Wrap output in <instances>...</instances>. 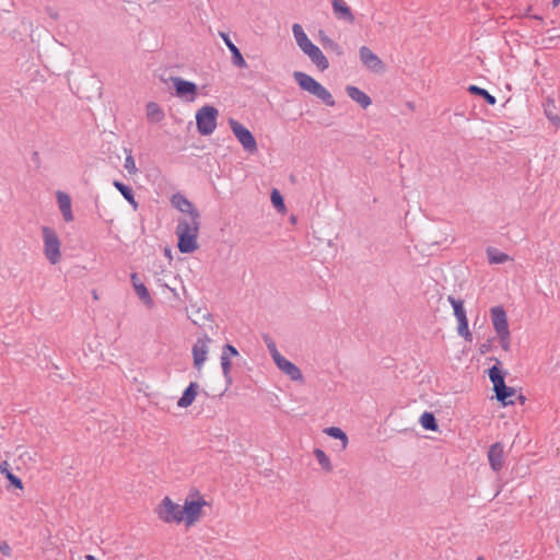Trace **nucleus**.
Segmentation results:
<instances>
[{"instance_id":"33","label":"nucleus","mask_w":560,"mask_h":560,"mask_svg":"<svg viewBox=\"0 0 560 560\" xmlns=\"http://www.w3.org/2000/svg\"><path fill=\"white\" fill-rule=\"evenodd\" d=\"M270 200L273 206V208L278 211L283 213L285 209L284 198L282 194L277 189L273 188L270 194Z\"/></svg>"},{"instance_id":"42","label":"nucleus","mask_w":560,"mask_h":560,"mask_svg":"<svg viewBox=\"0 0 560 560\" xmlns=\"http://www.w3.org/2000/svg\"><path fill=\"white\" fill-rule=\"evenodd\" d=\"M211 316L210 313H201V310L198 308L195 314V318H192L194 324H199L200 319L209 318Z\"/></svg>"},{"instance_id":"52","label":"nucleus","mask_w":560,"mask_h":560,"mask_svg":"<svg viewBox=\"0 0 560 560\" xmlns=\"http://www.w3.org/2000/svg\"><path fill=\"white\" fill-rule=\"evenodd\" d=\"M477 560H486L483 557H478Z\"/></svg>"},{"instance_id":"10","label":"nucleus","mask_w":560,"mask_h":560,"mask_svg":"<svg viewBox=\"0 0 560 560\" xmlns=\"http://www.w3.org/2000/svg\"><path fill=\"white\" fill-rule=\"evenodd\" d=\"M359 55L362 63L372 72L382 73L385 71V63L369 47L362 46L359 49Z\"/></svg>"},{"instance_id":"3","label":"nucleus","mask_w":560,"mask_h":560,"mask_svg":"<svg viewBox=\"0 0 560 560\" xmlns=\"http://www.w3.org/2000/svg\"><path fill=\"white\" fill-rule=\"evenodd\" d=\"M293 79L302 91L308 92L310 94L316 96L326 106L334 107L336 105L331 93L312 75L302 71H294Z\"/></svg>"},{"instance_id":"32","label":"nucleus","mask_w":560,"mask_h":560,"mask_svg":"<svg viewBox=\"0 0 560 560\" xmlns=\"http://www.w3.org/2000/svg\"><path fill=\"white\" fill-rule=\"evenodd\" d=\"M324 432L335 439V440H340L342 442V448H346V446L348 445V436L346 434V432L343 430H341L340 428L338 427H328L324 430Z\"/></svg>"},{"instance_id":"47","label":"nucleus","mask_w":560,"mask_h":560,"mask_svg":"<svg viewBox=\"0 0 560 560\" xmlns=\"http://www.w3.org/2000/svg\"><path fill=\"white\" fill-rule=\"evenodd\" d=\"M547 33H548V34H550V35H549V39H553V38H556V37H560V34H557V33H556V32H553L552 30H548V31H547Z\"/></svg>"},{"instance_id":"7","label":"nucleus","mask_w":560,"mask_h":560,"mask_svg":"<svg viewBox=\"0 0 560 560\" xmlns=\"http://www.w3.org/2000/svg\"><path fill=\"white\" fill-rule=\"evenodd\" d=\"M196 499H186L184 506H182L183 521L186 522L187 526L194 525L202 515V508L207 504L205 499L199 495V491L196 490Z\"/></svg>"},{"instance_id":"28","label":"nucleus","mask_w":560,"mask_h":560,"mask_svg":"<svg viewBox=\"0 0 560 560\" xmlns=\"http://www.w3.org/2000/svg\"><path fill=\"white\" fill-rule=\"evenodd\" d=\"M488 261L492 265H500L511 260V257L498 248L489 246L486 249Z\"/></svg>"},{"instance_id":"36","label":"nucleus","mask_w":560,"mask_h":560,"mask_svg":"<svg viewBox=\"0 0 560 560\" xmlns=\"http://www.w3.org/2000/svg\"><path fill=\"white\" fill-rule=\"evenodd\" d=\"M457 332L460 337H463L465 340L467 341H471L472 340V335L469 330V324H468V318H460V319H457Z\"/></svg>"},{"instance_id":"44","label":"nucleus","mask_w":560,"mask_h":560,"mask_svg":"<svg viewBox=\"0 0 560 560\" xmlns=\"http://www.w3.org/2000/svg\"><path fill=\"white\" fill-rule=\"evenodd\" d=\"M31 160L34 164H36L37 167H39V164H40V158H39V153L37 151H34L32 153V156H31Z\"/></svg>"},{"instance_id":"15","label":"nucleus","mask_w":560,"mask_h":560,"mask_svg":"<svg viewBox=\"0 0 560 560\" xmlns=\"http://www.w3.org/2000/svg\"><path fill=\"white\" fill-rule=\"evenodd\" d=\"M220 36L231 52L233 65L241 69L247 68L248 65L246 60L244 59L240 48L231 40L230 35L228 33L221 32Z\"/></svg>"},{"instance_id":"21","label":"nucleus","mask_w":560,"mask_h":560,"mask_svg":"<svg viewBox=\"0 0 560 560\" xmlns=\"http://www.w3.org/2000/svg\"><path fill=\"white\" fill-rule=\"evenodd\" d=\"M199 390V384L197 382H190L189 385L184 389L182 397L177 401V406L180 408H187L192 405Z\"/></svg>"},{"instance_id":"31","label":"nucleus","mask_w":560,"mask_h":560,"mask_svg":"<svg viewBox=\"0 0 560 560\" xmlns=\"http://www.w3.org/2000/svg\"><path fill=\"white\" fill-rule=\"evenodd\" d=\"M447 301L451 303L454 310V315L456 319L466 318V310L464 307V301L462 299H456L453 295H448Z\"/></svg>"},{"instance_id":"8","label":"nucleus","mask_w":560,"mask_h":560,"mask_svg":"<svg viewBox=\"0 0 560 560\" xmlns=\"http://www.w3.org/2000/svg\"><path fill=\"white\" fill-rule=\"evenodd\" d=\"M159 517L165 523L183 522L182 506L165 497L156 508Z\"/></svg>"},{"instance_id":"35","label":"nucleus","mask_w":560,"mask_h":560,"mask_svg":"<svg viewBox=\"0 0 560 560\" xmlns=\"http://www.w3.org/2000/svg\"><path fill=\"white\" fill-rule=\"evenodd\" d=\"M314 455H315L318 464L323 468V470L328 471V472L332 470V465L330 463V459L323 450L315 448Z\"/></svg>"},{"instance_id":"34","label":"nucleus","mask_w":560,"mask_h":560,"mask_svg":"<svg viewBox=\"0 0 560 560\" xmlns=\"http://www.w3.org/2000/svg\"><path fill=\"white\" fill-rule=\"evenodd\" d=\"M262 340L266 343L273 362H278V360L283 355L278 351L275 340L268 334L262 335Z\"/></svg>"},{"instance_id":"25","label":"nucleus","mask_w":560,"mask_h":560,"mask_svg":"<svg viewBox=\"0 0 560 560\" xmlns=\"http://www.w3.org/2000/svg\"><path fill=\"white\" fill-rule=\"evenodd\" d=\"M292 32L296 40V44L302 51H304V49H306L313 44L312 40L305 34L303 27L299 23H294L292 25Z\"/></svg>"},{"instance_id":"30","label":"nucleus","mask_w":560,"mask_h":560,"mask_svg":"<svg viewBox=\"0 0 560 560\" xmlns=\"http://www.w3.org/2000/svg\"><path fill=\"white\" fill-rule=\"evenodd\" d=\"M556 105L553 100L547 98L546 103H544V112L549 121L555 126H560V116L555 114Z\"/></svg>"},{"instance_id":"45","label":"nucleus","mask_w":560,"mask_h":560,"mask_svg":"<svg viewBox=\"0 0 560 560\" xmlns=\"http://www.w3.org/2000/svg\"><path fill=\"white\" fill-rule=\"evenodd\" d=\"M515 400L520 401L521 405H524L526 401V397L522 393H520V394L516 393V396L514 397V401Z\"/></svg>"},{"instance_id":"22","label":"nucleus","mask_w":560,"mask_h":560,"mask_svg":"<svg viewBox=\"0 0 560 560\" xmlns=\"http://www.w3.org/2000/svg\"><path fill=\"white\" fill-rule=\"evenodd\" d=\"M114 187L122 195V197L129 202L133 210H137L139 207L138 201L135 198V192L131 186L115 179L113 182Z\"/></svg>"},{"instance_id":"50","label":"nucleus","mask_w":560,"mask_h":560,"mask_svg":"<svg viewBox=\"0 0 560 560\" xmlns=\"http://www.w3.org/2000/svg\"><path fill=\"white\" fill-rule=\"evenodd\" d=\"M165 255L171 257V249L170 248H165Z\"/></svg>"},{"instance_id":"41","label":"nucleus","mask_w":560,"mask_h":560,"mask_svg":"<svg viewBox=\"0 0 560 560\" xmlns=\"http://www.w3.org/2000/svg\"><path fill=\"white\" fill-rule=\"evenodd\" d=\"M492 341H493V338L492 339H487L483 343H481L479 346V352L481 354H486V353L492 351V349H493Z\"/></svg>"},{"instance_id":"48","label":"nucleus","mask_w":560,"mask_h":560,"mask_svg":"<svg viewBox=\"0 0 560 560\" xmlns=\"http://www.w3.org/2000/svg\"><path fill=\"white\" fill-rule=\"evenodd\" d=\"M552 8H556L560 4V0H552Z\"/></svg>"},{"instance_id":"29","label":"nucleus","mask_w":560,"mask_h":560,"mask_svg":"<svg viewBox=\"0 0 560 560\" xmlns=\"http://www.w3.org/2000/svg\"><path fill=\"white\" fill-rule=\"evenodd\" d=\"M419 422L424 430L434 431V432L439 430L438 420H436L434 413L431 411H424L420 416Z\"/></svg>"},{"instance_id":"37","label":"nucleus","mask_w":560,"mask_h":560,"mask_svg":"<svg viewBox=\"0 0 560 560\" xmlns=\"http://www.w3.org/2000/svg\"><path fill=\"white\" fill-rule=\"evenodd\" d=\"M221 368L222 373L225 378V382L228 385L232 384V376H231V370H232V361L230 359H226V357H221Z\"/></svg>"},{"instance_id":"43","label":"nucleus","mask_w":560,"mask_h":560,"mask_svg":"<svg viewBox=\"0 0 560 560\" xmlns=\"http://www.w3.org/2000/svg\"><path fill=\"white\" fill-rule=\"evenodd\" d=\"M0 552L4 557H10L11 556V547L9 546V544L7 541L0 542Z\"/></svg>"},{"instance_id":"39","label":"nucleus","mask_w":560,"mask_h":560,"mask_svg":"<svg viewBox=\"0 0 560 560\" xmlns=\"http://www.w3.org/2000/svg\"><path fill=\"white\" fill-rule=\"evenodd\" d=\"M497 335H498L501 348L503 350H505V351L510 350V336H511V332L510 331H505V332H500V334H497Z\"/></svg>"},{"instance_id":"2","label":"nucleus","mask_w":560,"mask_h":560,"mask_svg":"<svg viewBox=\"0 0 560 560\" xmlns=\"http://www.w3.org/2000/svg\"><path fill=\"white\" fill-rule=\"evenodd\" d=\"M488 360L494 362V364L487 370V374L493 385L492 389L495 393L497 400L503 407L513 405L514 397L516 396V389L506 385L505 377L508 372L502 369V363L498 358L491 357Z\"/></svg>"},{"instance_id":"40","label":"nucleus","mask_w":560,"mask_h":560,"mask_svg":"<svg viewBox=\"0 0 560 560\" xmlns=\"http://www.w3.org/2000/svg\"><path fill=\"white\" fill-rule=\"evenodd\" d=\"M124 166L128 171L129 174H136L138 172V168L136 167L135 159H133L131 152H129V154L126 156Z\"/></svg>"},{"instance_id":"19","label":"nucleus","mask_w":560,"mask_h":560,"mask_svg":"<svg viewBox=\"0 0 560 560\" xmlns=\"http://www.w3.org/2000/svg\"><path fill=\"white\" fill-rule=\"evenodd\" d=\"M332 11L337 19L349 23L354 22V15L350 7L343 0H331Z\"/></svg>"},{"instance_id":"14","label":"nucleus","mask_w":560,"mask_h":560,"mask_svg":"<svg viewBox=\"0 0 560 560\" xmlns=\"http://www.w3.org/2000/svg\"><path fill=\"white\" fill-rule=\"evenodd\" d=\"M56 198L63 220L66 222H72L74 220V215L72 212V201L70 195L65 191L57 190Z\"/></svg>"},{"instance_id":"27","label":"nucleus","mask_w":560,"mask_h":560,"mask_svg":"<svg viewBox=\"0 0 560 560\" xmlns=\"http://www.w3.org/2000/svg\"><path fill=\"white\" fill-rule=\"evenodd\" d=\"M467 92L474 96H478V97H481L488 105H495L497 104V98L495 96H493L492 94H490L486 89L483 88H480L478 85H475V84H470L468 88H467Z\"/></svg>"},{"instance_id":"12","label":"nucleus","mask_w":560,"mask_h":560,"mask_svg":"<svg viewBox=\"0 0 560 560\" xmlns=\"http://www.w3.org/2000/svg\"><path fill=\"white\" fill-rule=\"evenodd\" d=\"M490 316L497 334L510 331L508 315L503 306L497 305L490 308Z\"/></svg>"},{"instance_id":"18","label":"nucleus","mask_w":560,"mask_h":560,"mask_svg":"<svg viewBox=\"0 0 560 560\" xmlns=\"http://www.w3.org/2000/svg\"><path fill=\"white\" fill-rule=\"evenodd\" d=\"M303 52L311 59V61L320 71H325V70L328 69V67H329L328 59L326 58V56L323 54V51L315 44H312L310 47L304 49Z\"/></svg>"},{"instance_id":"51","label":"nucleus","mask_w":560,"mask_h":560,"mask_svg":"<svg viewBox=\"0 0 560 560\" xmlns=\"http://www.w3.org/2000/svg\"><path fill=\"white\" fill-rule=\"evenodd\" d=\"M533 18L536 19V20L542 21V18L539 16V15H534Z\"/></svg>"},{"instance_id":"26","label":"nucleus","mask_w":560,"mask_h":560,"mask_svg":"<svg viewBox=\"0 0 560 560\" xmlns=\"http://www.w3.org/2000/svg\"><path fill=\"white\" fill-rule=\"evenodd\" d=\"M165 117V114L161 106L155 102H149L147 104V118L150 122H161Z\"/></svg>"},{"instance_id":"23","label":"nucleus","mask_w":560,"mask_h":560,"mask_svg":"<svg viewBox=\"0 0 560 560\" xmlns=\"http://www.w3.org/2000/svg\"><path fill=\"white\" fill-rule=\"evenodd\" d=\"M0 472L2 475H4V477L9 481L8 489H10V488L20 489V490L23 489L22 479L12 472V470L10 469L9 463L7 460L0 463Z\"/></svg>"},{"instance_id":"24","label":"nucleus","mask_w":560,"mask_h":560,"mask_svg":"<svg viewBox=\"0 0 560 560\" xmlns=\"http://www.w3.org/2000/svg\"><path fill=\"white\" fill-rule=\"evenodd\" d=\"M318 38H319V42L322 44V46L327 49V50H330L332 52H335L337 56H342L343 55V49L342 47L337 43L335 42L332 38H330L325 31L323 30H319L318 32Z\"/></svg>"},{"instance_id":"16","label":"nucleus","mask_w":560,"mask_h":560,"mask_svg":"<svg viewBox=\"0 0 560 560\" xmlns=\"http://www.w3.org/2000/svg\"><path fill=\"white\" fill-rule=\"evenodd\" d=\"M276 366L285 375L290 377L291 381L303 382L304 377L299 366L294 363L282 357L275 363Z\"/></svg>"},{"instance_id":"38","label":"nucleus","mask_w":560,"mask_h":560,"mask_svg":"<svg viewBox=\"0 0 560 560\" xmlns=\"http://www.w3.org/2000/svg\"><path fill=\"white\" fill-rule=\"evenodd\" d=\"M238 354V350L231 343H225L222 347L221 357H226V359L231 360L232 358L237 357Z\"/></svg>"},{"instance_id":"13","label":"nucleus","mask_w":560,"mask_h":560,"mask_svg":"<svg viewBox=\"0 0 560 560\" xmlns=\"http://www.w3.org/2000/svg\"><path fill=\"white\" fill-rule=\"evenodd\" d=\"M488 460L493 471L499 472L503 468L504 446L501 442H495L489 447Z\"/></svg>"},{"instance_id":"9","label":"nucleus","mask_w":560,"mask_h":560,"mask_svg":"<svg viewBox=\"0 0 560 560\" xmlns=\"http://www.w3.org/2000/svg\"><path fill=\"white\" fill-rule=\"evenodd\" d=\"M175 95L186 101L192 102L198 95V85L195 82L185 80L180 77H171Z\"/></svg>"},{"instance_id":"1","label":"nucleus","mask_w":560,"mask_h":560,"mask_svg":"<svg viewBox=\"0 0 560 560\" xmlns=\"http://www.w3.org/2000/svg\"><path fill=\"white\" fill-rule=\"evenodd\" d=\"M171 203L182 213L189 214L190 219L179 218L175 234L177 248L182 254H191L199 248L197 242L200 229V212L183 194L176 192L171 198Z\"/></svg>"},{"instance_id":"6","label":"nucleus","mask_w":560,"mask_h":560,"mask_svg":"<svg viewBox=\"0 0 560 560\" xmlns=\"http://www.w3.org/2000/svg\"><path fill=\"white\" fill-rule=\"evenodd\" d=\"M230 128L237 139V141L242 144L243 149L249 153H254L257 151V141L254 137L253 132L246 128L243 124L237 121L234 118L229 119Z\"/></svg>"},{"instance_id":"17","label":"nucleus","mask_w":560,"mask_h":560,"mask_svg":"<svg viewBox=\"0 0 560 560\" xmlns=\"http://www.w3.org/2000/svg\"><path fill=\"white\" fill-rule=\"evenodd\" d=\"M130 280H131L133 290H135L136 294L138 295V298L142 301V303L144 305L152 307L154 302L150 295L148 288L138 277V273L132 272L130 275Z\"/></svg>"},{"instance_id":"49","label":"nucleus","mask_w":560,"mask_h":560,"mask_svg":"<svg viewBox=\"0 0 560 560\" xmlns=\"http://www.w3.org/2000/svg\"><path fill=\"white\" fill-rule=\"evenodd\" d=\"M85 560H96V558L92 555H86Z\"/></svg>"},{"instance_id":"11","label":"nucleus","mask_w":560,"mask_h":560,"mask_svg":"<svg viewBox=\"0 0 560 560\" xmlns=\"http://www.w3.org/2000/svg\"><path fill=\"white\" fill-rule=\"evenodd\" d=\"M209 342H211V338L205 334L202 337L197 339L192 347L194 368L197 370H200L207 360Z\"/></svg>"},{"instance_id":"4","label":"nucleus","mask_w":560,"mask_h":560,"mask_svg":"<svg viewBox=\"0 0 560 560\" xmlns=\"http://www.w3.org/2000/svg\"><path fill=\"white\" fill-rule=\"evenodd\" d=\"M219 110L213 105H203L196 113L197 131L201 136H210L217 128Z\"/></svg>"},{"instance_id":"5","label":"nucleus","mask_w":560,"mask_h":560,"mask_svg":"<svg viewBox=\"0 0 560 560\" xmlns=\"http://www.w3.org/2000/svg\"><path fill=\"white\" fill-rule=\"evenodd\" d=\"M44 254L50 264L56 265L61 259L60 240L54 229L43 226Z\"/></svg>"},{"instance_id":"46","label":"nucleus","mask_w":560,"mask_h":560,"mask_svg":"<svg viewBox=\"0 0 560 560\" xmlns=\"http://www.w3.org/2000/svg\"><path fill=\"white\" fill-rule=\"evenodd\" d=\"M48 15H49L51 19H54V20H58V18H59V13H58L57 11L52 10V9H49V10H48Z\"/></svg>"},{"instance_id":"20","label":"nucleus","mask_w":560,"mask_h":560,"mask_svg":"<svg viewBox=\"0 0 560 560\" xmlns=\"http://www.w3.org/2000/svg\"><path fill=\"white\" fill-rule=\"evenodd\" d=\"M347 95L358 103L363 109L368 108L372 104V98L359 88L353 85L346 86Z\"/></svg>"}]
</instances>
